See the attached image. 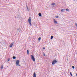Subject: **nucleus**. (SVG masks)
<instances>
[{
  "instance_id": "obj_26",
  "label": "nucleus",
  "mask_w": 77,
  "mask_h": 77,
  "mask_svg": "<svg viewBox=\"0 0 77 77\" xmlns=\"http://www.w3.org/2000/svg\"><path fill=\"white\" fill-rule=\"evenodd\" d=\"M26 6L27 8H28V7L27 5H26Z\"/></svg>"
},
{
  "instance_id": "obj_16",
  "label": "nucleus",
  "mask_w": 77,
  "mask_h": 77,
  "mask_svg": "<svg viewBox=\"0 0 77 77\" xmlns=\"http://www.w3.org/2000/svg\"><path fill=\"white\" fill-rule=\"evenodd\" d=\"M13 59H16V57L15 56H13Z\"/></svg>"
},
{
  "instance_id": "obj_24",
  "label": "nucleus",
  "mask_w": 77,
  "mask_h": 77,
  "mask_svg": "<svg viewBox=\"0 0 77 77\" xmlns=\"http://www.w3.org/2000/svg\"><path fill=\"white\" fill-rule=\"evenodd\" d=\"M27 10H28V11H29V8H27Z\"/></svg>"
},
{
  "instance_id": "obj_10",
  "label": "nucleus",
  "mask_w": 77,
  "mask_h": 77,
  "mask_svg": "<svg viewBox=\"0 0 77 77\" xmlns=\"http://www.w3.org/2000/svg\"><path fill=\"white\" fill-rule=\"evenodd\" d=\"M3 65H1V69H3Z\"/></svg>"
},
{
  "instance_id": "obj_27",
  "label": "nucleus",
  "mask_w": 77,
  "mask_h": 77,
  "mask_svg": "<svg viewBox=\"0 0 77 77\" xmlns=\"http://www.w3.org/2000/svg\"><path fill=\"white\" fill-rule=\"evenodd\" d=\"M44 56H45V54H44Z\"/></svg>"
},
{
  "instance_id": "obj_3",
  "label": "nucleus",
  "mask_w": 77,
  "mask_h": 77,
  "mask_svg": "<svg viewBox=\"0 0 77 77\" xmlns=\"http://www.w3.org/2000/svg\"><path fill=\"white\" fill-rule=\"evenodd\" d=\"M57 63V60H54L53 61L52 64L53 65H54V64H55V63Z\"/></svg>"
},
{
  "instance_id": "obj_13",
  "label": "nucleus",
  "mask_w": 77,
  "mask_h": 77,
  "mask_svg": "<svg viewBox=\"0 0 77 77\" xmlns=\"http://www.w3.org/2000/svg\"><path fill=\"white\" fill-rule=\"evenodd\" d=\"M27 53L28 54H29V51L28 50H27Z\"/></svg>"
},
{
  "instance_id": "obj_7",
  "label": "nucleus",
  "mask_w": 77,
  "mask_h": 77,
  "mask_svg": "<svg viewBox=\"0 0 77 77\" xmlns=\"http://www.w3.org/2000/svg\"><path fill=\"white\" fill-rule=\"evenodd\" d=\"M13 44L14 42H12V43H11V44H10V45L9 46L10 47H12Z\"/></svg>"
},
{
  "instance_id": "obj_25",
  "label": "nucleus",
  "mask_w": 77,
  "mask_h": 77,
  "mask_svg": "<svg viewBox=\"0 0 77 77\" xmlns=\"http://www.w3.org/2000/svg\"><path fill=\"white\" fill-rule=\"evenodd\" d=\"M43 50H45V48H43Z\"/></svg>"
},
{
  "instance_id": "obj_2",
  "label": "nucleus",
  "mask_w": 77,
  "mask_h": 77,
  "mask_svg": "<svg viewBox=\"0 0 77 77\" xmlns=\"http://www.w3.org/2000/svg\"><path fill=\"white\" fill-rule=\"evenodd\" d=\"M31 57L32 60L33 61H35V57H34V56H33L32 55H31Z\"/></svg>"
},
{
  "instance_id": "obj_23",
  "label": "nucleus",
  "mask_w": 77,
  "mask_h": 77,
  "mask_svg": "<svg viewBox=\"0 0 77 77\" xmlns=\"http://www.w3.org/2000/svg\"><path fill=\"white\" fill-rule=\"evenodd\" d=\"M75 25L76 26V27H77V23H75Z\"/></svg>"
},
{
  "instance_id": "obj_1",
  "label": "nucleus",
  "mask_w": 77,
  "mask_h": 77,
  "mask_svg": "<svg viewBox=\"0 0 77 77\" xmlns=\"http://www.w3.org/2000/svg\"><path fill=\"white\" fill-rule=\"evenodd\" d=\"M28 22L30 26H32V23H31V17H29L28 19Z\"/></svg>"
},
{
  "instance_id": "obj_12",
  "label": "nucleus",
  "mask_w": 77,
  "mask_h": 77,
  "mask_svg": "<svg viewBox=\"0 0 77 77\" xmlns=\"http://www.w3.org/2000/svg\"><path fill=\"white\" fill-rule=\"evenodd\" d=\"M66 11H68V12H69V10L68 8H67L66 9Z\"/></svg>"
},
{
  "instance_id": "obj_9",
  "label": "nucleus",
  "mask_w": 77,
  "mask_h": 77,
  "mask_svg": "<svg viewBox=\"0 0 77 77\" xmlns=\"http://www.w3.org/2000/svg\"><path fill=\"white\" fill-rule=\"evenodd\" d=\"M65 9H62L61 10V12H63L65 11Z\"/></svg>"
},
{
  "instance_id": "obj_30",
  "label": "nucleus",
  "mask_w": 77,
  "mask_h": 77,
  "mask_svg": "<svg viewBox=\"0 0 77 77\" xmlns=\"http://www.w3.org/2000/svg\"><path fill=\"white\" fill-rule=\"evenodd\" d=\"M15 18H16V16H15Z\"/></svg>"
},
{
  "instance_id": "obj_17",
  "label": "nucleus",
  "mask_w": 77,
  "mask_h": 77,
  "mask_svg": "<svg viewBox=\"0 0 77 77\" xmlns=\"http://www.w3.org/2000/svg\"><path fill=\"white\" fill-rule=\"evenodd\" d=\"M41 37H39L38 38V41H40L41 40Z\"/></svg>"
},
{
  "instance_id": "obj_14",
  "label": "nucleus",
  "mask_w": 77,
  "mask_h": 77,
  "mask_svg": "<svg viewBox=\"0 0 77 77\" xmlns=\"http://www.w3.org/2000/svg\"><path fill=\"white\" fill-rule=\"evenodd\" d=\"M51 5L52 6H54V5H55V3H52Z\"/></svg>"
},
{
  "instance_id": "obj_5",
  "label": "nucleus",
  "mask_w": 77,
  "mask_h": 77,
  "mask_svg": "<svg viewBox=\"0 0 77 77\" xmlns=\"http://www.w3.org/2000/svg\"><path fill=\"white\" fill-rule=\"evenodd\" d=\"M16 65H18L19 63H20V61H19V60H17L16 61Z\"/></svg>"
},
{
  "instance_id": "obj_20",
  "label": "nucleus",
  "mask_w": 77,
  "mask_h": 77,
  "mask_svg": "<svg viewBox=\"0 0 77 77\" xmlns=\"http://www.w3.org/2000/svg\"><path fill=\"white\" fill-rule=\"evenodd\" d=\"M55 18H59V17H58V16H56V17H55Z\"/></svg>"
},
{
  "instance_id": "obj_31",
  "label": "nucleus",
  "mask_w": 77,
  "mask_h": 77,
  "mask_svg": "<svg viewBox=\"0 0 77 77\" xmlns=\"http://www.w3.org/2000/svg\"><path fill=\"white\" fill-rule=\"evenodd\" d=\"M73 1H75V0H73Z\"/></svg>"
},
{
  "instance_id": "obj_18",
  "label": "nucleus",
  "mask_w": 77,
  "mask_h": 77,
  "mask_svg": "<svg viewBox=\"0 0 77 77\" xmlns=\"http://www.w3.org/2000/svg\"><path fill=\"white\" fill-rule=\"evenodd\" d=\"M70 74L71 76H72V73H71V72H70Z\"/></svg>"
},
{
  "instance_id": "obj_19",
  "label": "nucleus",
  "mask_w": 77,
  "mask_h": 77,
  "mask_svg": "<svg viewBox=\"0 0 77 77\" xmlns=\"http://www.w3.org/2000/svg\"><path fill=\"white\" fill-rule=\"evenodd\" d=\"M75 67H74V66H72V68L73 69H74V68H75Z\"/></svg>"
},
{
  "instance_id": "obj_21",
  "label": "nucleus",
  "mask_w": 77,
  "mask_h": 77,
  "mask_svg": "<svg viewBox=\"0 0 77 77\" xmlns=\"http://www.w3.org/2000/svg\"><path fill=\"white\" fill-rule=\"evenodd\" d=\"M8 61H9V60H10V59L8 58Z\"/></svg>"
},
{
  "instance_id": "obj_4",
  "label": "nucleus",
  "mask_w": 77,
  "mask_h": 77,
  "mask_svg": "<svg viewBox=\"0 0 77 77\" xmlns=\"http://www.w3.org/2000/svg\"><path fill=\"white\" fill-rule=\"evenodd\" d=\"M17 18H20H20H21V16H20L18 14L17 15Z\"/></svg>"
},
{
  "instance_id": "obj_8",
  "label": "nucleus",
  "mask_w": 77,
  "mask_h": 77,
  "mask_svg": "<svg viewBox=\"0 0 77 77\" xmlns=\"http://www.w3.org/2000/svg\"><path fill=\"white\" fill-rule=\"evenodd\" d=\"M33 77H36V73L34 72L33 73Z\"/></svg>"
},
{
  "instance_id": "obj_28",
  "label": "nucleus",
  "mask_w": 77,
  "mask_h": 77,
  "mask_svg": "<svg viewBox=\"0 0 77 77\" xmlns=\"http://www.w3.org/2000/svg\"><path fill=\"white\" fill-rule=\"evenodd\" d=\"M76 76H77V73L76 74Z\"/></svg>"
},
{
  "instance_id": "obj_15",
  "label": "nucleus",
  "mask_w": 77,
  "mask_h": 77,
  "mask_svg": "<svg viewBox=\"0 0 77 77\" xmlns=\"http://www.w3.org/2000/svg\"><path fill=\"white\" fill-rule=\"evenodd\" d=\"M53 38V35H51V39H52Z\"/></svg>"
},
{
  "instance_id": "obj_29",
  "label": "nucleus",
  "mask_w": 77,
  "mask_h": 77,
  "mask_svg": "<svg viewBox=\"0 0 77 77\" xmlns=\"http://www.w3.org/2000/svg\"><path fill=\"white\" fill-rule=\"evenodd\" d=\"M17 30H19V29L18 28L17 29Z\"/></svg>"
},
{
  "instance_id": "obj_22",
  "label": "nucleus",
  "mask_w": 77,
  "mask_h": 77,
  "mask_svg": "<svg viewBox=\"0 0 77 77\" xmlns=\"http://www.w3.org/2000/svg\"><path fill=\"white\" fill-rule=\"evenodd\" d=\"M18 65V66H20V65L19 64H18V65Z\"/></svg>"
},
{
  "instance_id": "obj_11",
  "label": "nucleus",
  "mask_w": 77,
  "mask_h": 77,
  "mask_svg": "<svg viewBox=\"0 0 77 77\" xmlns=\"http://www.w3.org/2000/svg\"><path fill=\"white\" fill-rule=\"evenodd\" d=\"M38 16H39V17H41V16H42V14L41 13H39L38 14Z\"/></svg>"
},
{
  "instance_id": "obj_6",
  "label": "nucleus",
  "mask_w": 77,
  "mask_h": 77,
  "mask_svg": "<svg viewBox=\"0 0 77 77\" xmlns=\"http://www.w3.org/2000/svg\"><path fill=\"white\" fill-rule=\"evenodd\" d=\"M54 21L55 24H57V21H56L55 19H54Z\"/></svg>"
}]
</instances>
